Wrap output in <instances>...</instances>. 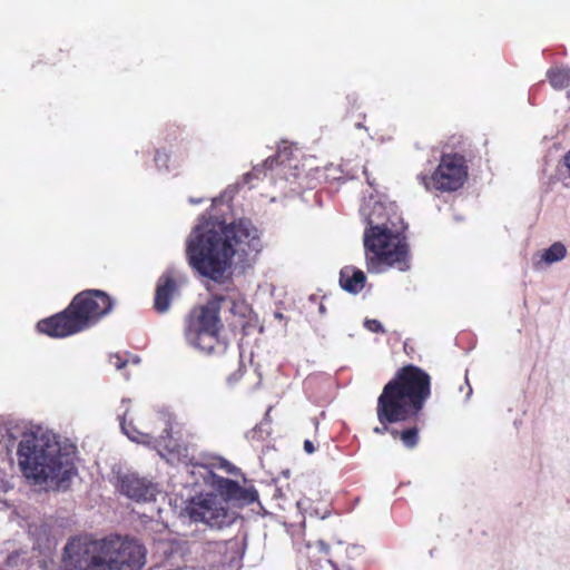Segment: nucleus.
<instances>
[{
  "label": "nucleus",
  "instance_id": "15",
  "mask_svg": "<svg viewBox=\"0 0 570 570\" xmlns=\"http://www.w3.org/2000/svg\"><path fill=\"white\" fill-rule=\"evenodd\" d=\"M288 160L289 156L287 153V147H284L283 150L279 149L275 158H267L265 163L262 165V167H254L252 173H248L244 176V179L246 183L249 184L253 177H258L261 173H265L267 169H273L274 163H276L279 167H282V170H284L287 167L286 161Z\"/></svg>",
  "mask_w": 570,
  "mask_h": 570
},
{
  "label": "nucleus",
  "instance_id": "11",
  "mask_svg": "<svg viewBox=\"0 0 570 570\" xmlns=\"http://www.w3.org/2000/svg\"><path fill=\"white\" fill-rule=\"evenodd\" d=\"M212 479V484L217 491L216 494L224 498V505L243 507L258 499L257 491L253 487L243 488L237 482L216 474H213Z\"/></svg>",
  "mask_w": 570,
  "mask_h": 570
},
{
  "label": "nucleus",
  "instance_id": "20",
  "mask_svg": "<svg viewBox=\"0 0 570 570\" xmlns=\"http://www.w3.org/2000/svg\"><path fill=\"white\" fill-rule=\"evenodd\" d=\"M215 465L230 474H235L237 471V469L230 462L222 458L217 460V463Z\"/></svg>",
  "mask_w": 570,
  "mask_h": 570
},
{
  "label": "nucleus",
  "instance_id": "3",
  "mask_svg": "<svg viewBox=\"0 0 570 570\" xmlns=\"http://www.w3.org/2000/svg\"><path fill=\"white\" fill-rule=\"evenodd\" d=\"M368 227L364 232L366 269L382 274L390 268L410 269L409 245L403 235L405 225L393 203L375 202L367 213L363 208Z\"/></svg>",
  "mask_w": 570,
  "mask_h": 570
},
{
  "label": "nucleus",
  "instance_id": "19",
  "mask_svg": "<svg viewBox=\"0 0 570 570\" xmlns=\"http://www.w3.org/2000/svg\"><path fill=\"white\" fill-rule=\"evenodd\" d=\"M168 155L166 153L157 151L155 155V163L159 169H168Z\"/></svg>",
  "mask_w": 570,
  "mask_h": 570
},
{
  "label": "nucleus",
  "instance_id": "24",
  "mask_svg": "<svg viewBox=\"0 0 570 570\" xmlns=\"http://www.w3.org/2000/svg\"><path fill=\"white\" fill-rule=\"evenodd\" d=\"M9 488L8 481L4 479L2 473L0 472V492H6Z\"/></svg>",
  "mask_w": 570,
  "mask_h": 570
},
{
  "label": "nucleus",
  "instance_id": "8",
  "mask_svg": "<svg viewBox=\"0 0 570 570\" xmlns=\"http://www.w3.org/2000/svg\"><path fill=\"white\" fill-rule=\"evenodd\" d=\"M219 327V304L216 301H210L194 308L189 314L185 327L186 341L200 352L212 354L220 347Z\"/></svg>",
  "mask_w": 570,
  "mask_h": 570
},
{
  "label": "nucleus",
  "instance_id": "26",
  "mask_svg": "<svg viewBox=\"0 0 570 570\" xmlns=\"http://www.w3.org/2000/svg\"><path fill=\"white\" fill-rule=\"evenodd\" d=\"M318 546H320V549H321L322 551H324V552H327V551H328V546H327L325 542L320 541V542H318Z\"/></svg>",
  "mask_w": 570,
  "mask_h": 570
},
{
  "label": "nucleus",
  "instance_id": "27",
  "mask_svg": "<svg viewBox=\"0 0 570 570\" xmlns=\"http://www.w3.org/2000/svg\"><path fill=\"white\" fill-rule=\"evenodd\" d=\"M139 361H140V360H139V357H137V356H134V357L131 358V362H132V363H135V364H138V363H139Z\"/></svg>",
  "mask_w": 570,
  "mask_h": 570
},
{
  "label": "nucleus",
  "instance_id": "29",
  "mask_svg": "<svg viewBox=\"0 0 570 570\" xmlns=\"http://www.w3.org/2000/svg\"><path fill=\"white\" fill-rule=\"evenodd\" d=\"M472 394V389L471 386L468 384V397Z\"/></svg>",
  "mask_w": 570,
  "mask_h": 570
},
{
  "label": "nucleus",
  "instance_id": "12",
  "mask_svg": "<svg viewBox=\"0 0 570 570\" xmlns=\"http://www.w3.org/2000/svg\"><path fill=\"white\" fill-rule=\"evenodd\" d=\"M120 492L137 502H150L156 500L160 489L157 483L141 478L135 473H127L118 478Z\"/></svg>",
  "mask_w": 570,
  "mask_h": 570
},
{
  "label": "nucleus",
  "instance_id": "22",
  "mask_svg": "<svg viewBox=\"0 0 570 570\" xmlns=\"http://www.w3.org/2000/svg\"><path fill=\"white\" fill-rule=\"evenodd\" d=\"M127 362L128 361H122L121 357L117 354L109 356V364L117 370L122 368L127 364Z\"/></svg>",
  "mask_w": 570,
  "mask_h": 570
},
{
  "label": "nucleus",
  "instance_id": "23",
  "mask_svg": "<svg viewBox=\"0 0 570 570\" xmlns=\"http://www.w3.org/2000/svg\"><path fill=\"white\" fill-rule=\"evenodd\" d=\"M304 450H305V452H306V453H308V454L314 453V452H315V446H314L313 442H312V441H309V440H306V441L304 442Z\"/></svg>",
  "mask_w": 570,
  "mask_h": 570
},
{
  "label": "nucleus",
  "instance_id": "6",
  "mask_svg": "<svg viewBox=\"0 0 570 570\" xmlns=\"http://www.w3.org/2000/svg\"><path fill=\"white\" fill-rule=\"evenodd\" d=\"M112 308L110 297L99 289H87L75 296L63 312L38 322L37 328L52 337H66L82 332Z\"/></svg>",
  "mask_w": 570,
  "mask_h": 570
},
{
  "label": "nucleus",
  "instance_id": "10",
  "mask_svg": "<svg viewBox=\"0 0 570 570\" xmlns=\"http://www.w3.org/2000/svg\"><path fill=\"white\" fill-rule=\"evenodd\" d=\"M468 176L463 157L459 155H444L430 179L419 176L426 189L434 187L442 191L459 189Z\"/></svg>",
  "mask_w": 570,
  "mask_h": 570
},
{
  "label": "nucleus",
  "instance_id": "13",
  "mask_svg": "<svg viewBox=\"0 0 570 570\" xmlns=\"http://www.w3.org/2000/svg\"><path fill=\"white\" fill-rule=\"evenodd\" d=\"M366 277L363 271L354 266H345L340 273V284L348 293L357 294L365 285Z\"/></svg>",
  "mask_w": 570,
  "mask_h": 570
},
{
  "label": "nucleus",
  "instance_id": "14",
  "mask_svg": "<svg viewBox=\"0 0 570 570\" xmlns=\"http://www.w3.org/2000/svg\"><path fill=\"white\" fill-rule=\"evenodd\" d=\"M176 288L174 279L169 276H163L156 289L155 308L159 313H165L169 309L170 299Z\"/></svg>",
  "mask_w": 570,
  "mask_h": 570
},
{
  "label": "nucleus",
  "instance_id": "17",
  "mask_svg": "<svg viewBox=\"0 0 570 570\" xmlns=\"http://www.w3.org/2000/svg\"><path fill=\"white\" fill-rule=\"evenodd\" d=\"M547 76L551 86L557 90H562L570 85V68L554 67L548 71Z\"/></svg>",
  "mask_w": 570,
  "mask_h": 570
},
{
  "label": "nucleus",
  "instance_id": "4",
  "mask_svg": "<svg viewBox=\"0 0 570 570\" xmlns=\"http://www.w3.org/2000/svg\"><path fill=\"white\" fill-rule=\"evenodd\" d=\"M18 456L24 475L39 484L65 487L76 472L75 446L43 428L23 433Z\"/></svg>",
  "mask_w": 570,
  "mask_h": 570
},
{
  "label": "nucleus",
  "instance_id": "25",
  "mask_svg": "<svg viewBox=\"0 0 570 570\" xmlns=\"http://www.w3.org/2000/svg\"><path fill=\"white\" fill-rule=\"evenodd\" d=\"M563 164L570 170V150L566 153L563 157Z\"/></svg>",
  "mask_w": 570,
  "mask_h": 570
},
{
  "label": "nucleus",
  "instance_id": "9",
  "mask_svg": "<svg viewBox=\"0 0 570 570\" xmlns=\"http://www.w3.org/2000/svg\"><path fill=\"white\" fill-rule=\"evenodd\" d=\"M186 512L191 520L215 529L230 525L237 517L234 510L224 505V498L216 493L202 494L191 499Z\"/></svg>",
  "mask_w": 570,
  "mask_h": 570
},
{
  "label": "nucleus",
  "instance_id": "1",
  "mask_svg": "<svg viewBox=\"0 0 570 570\" xmlns=\"http://www.w3.org/2000/svg\"><path fill=\"white\" fill-rule=\"evenodd\" d=\"M261 249L258 229L246 218L230 224L202 218L186 240L189 265L200 275L216 282L224 278L235 257L243 262Z\"/></svg>",
  "mask_w": 570,
  "mask_h": 570
},
{
  "label": "nucleus",
  "instance_id": "2",
  "mask_svg": "<svg viewBox=\"0 0 570 570\" xmlns=\"http://www.w3.org/2000/svg\"><path fill=\"white\" fill-rule=\"evenodd\" d=\"M146 554L144 544L129 535L82 534L67 541L61 564L62 570H140Z\"/></svg>",
  "mask_w": 570,
  "mask_h": 570
},
{
  "label": "nucleus",
  "instance_id": "5",
  "mask_svg": "<svg viewBox=\"0 0 570 570\" xmlns=\"http://www.w3.org/2000/svg\"><path fill=\"white\" fill-rule=\"evenodd\" d=\"M430 396V376L419 367L405 366L383 389L377 399L376 415L381 426L373 432H390L394 438L397 431L389 424L406 421L416 415Z\"/></svg>",
  "mask_w": 570,
  "mask_h": 570
},
{
  "label": "nucleus",
  "instance_id": "30",
  "mask_svg": "<svg viewBox=\"0 0 570 570\" xmlns=\"http://www.w3.org/2000/svg\"><path fill=\"white\" fill-rule=\"evenodd\" d=\"M275 316L278 317V318L283 317V315L281 313H276Z\"/></svg>",
  "mask_w": 570,
  "mask_h": 570
},
{
  "label": "nucleus",
  "instance_id": "7",
  "mask_svg": "<svg viewBox=\"0 0 570 570\" xmlns=\"http://www.w3.org/2000/svg\"><path fill=\"white\" fill-rule=\"evenodd\" d=\"M127 400L121 401L120 413V428L122 433L132 442L147 445L157 451L161 458H167L175 453H179V446L171 436L173 424L175 415L171 411L164 407L156 412L155 421L163 426L161 433L156 434V429H146V431L137 429L131 422H127L128 414Z\"/></svg>",
  "mask_w": 570,
  "mask_h": 570
},
{
  "label": "nucleus",
  "instance_id": "21",
  "mask_svg": "<svg viewBox=\"0 0 570 570\" xmlns=\"http://www.w3.org/2000/svg\"><path fill=\"white\" fill-rule=\"evenodd\" d=\"M364 326L371 332H375V333L384 332V328H383L381 322H379L377 320H366L364 322Z\"/></svg>",
  "mask_w": 570,
  "mask_h": 570
},
{
  "label": "nucleus",
  "instance_id": "18",
  "mask_svg": "<svg viewBox=\"0 0 570 570\" xmlns=\"http://www.w3.org/2000/svg\"><path fill=\"white\" fill-rule=\"evenodd\" d=\"M400 439L406 448H414L417 444V429L411 428L400 434Z\"/></svg>",
  "mask_w": 570,
  "mask_h": 570
},
{
  "label": "nucleus",
  "instance_id": "28",
  "mask_svg": "<svg viewBox=\"0 0 570 570\" xmlns=\"http://www.w3.org/2000/svg\"><path fill=\"white\" fill-rule=\"evenodd\" d=\"M189 202L191 204H198V203H200V199L190 198Z\"/></svg>",
  "mask_w": 570,
  "mask_h": 570
},
{
  "label": "nucleus",
  "instance_id": "16",
  "mask_svg": "<svg viewBox=\"0 0 570 570\" xmlns=\"http://www.w3.org/2000/svg\"><path fill=\"white\" fill-rule=\"evenodd\" d=\"M566 256V246L561 242H556L540 254V259L534 263V267L540 268L542 263L551 265L561 262Z\"/></svg>",
  "mask_w": 570,
  "mask_h": 570
}]
</instances>
